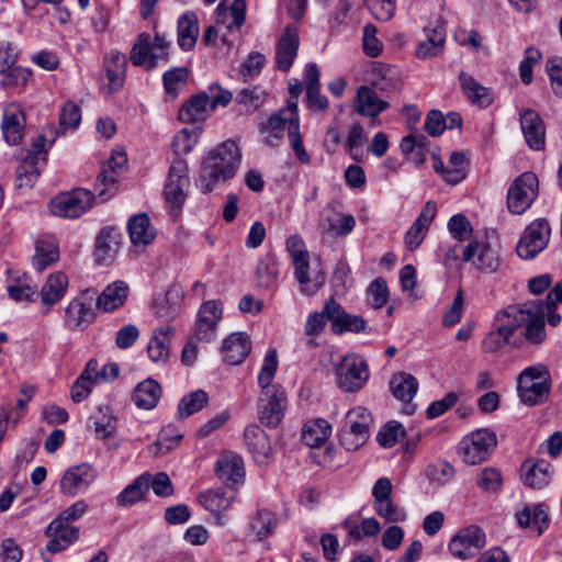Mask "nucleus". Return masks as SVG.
<instances>
[{
  "label": "nucleus",
  "instance_id": "nucleus-1",
  "mask_svg": "<svg viewBox=\"0 0 562 562\" xmlns=\"http://www.w3.org/2000/svg\"><path fill=\"white\" fill-rule=\"evenodd\" d=\"M541 307L537 300L509 304L498 310L493 321L513 338L515 331L525 327L521 337L529 344L539 346L547 339Z\"/></svg>",
  "mask_w": 562,
  "mask_h": 562
},
{
  "label": "nucleus",
  "instance_id": "nucleus-2",
  "mask_svg": "<svg viewBox=\"0 0 562 562\" xmlns=\"http://www.w3.org/2000/svg\"><path fill=\"white\" fill-rule=\"evenodd\" d=\"M279 361L276 349H269L258 374V384L261 389L258 401V415L262 424L277 427L284 416L286 395L283 387L273 383Z\"/></svg>",
  "mask_w": 562,
  "mask_h": 562
},
{
  "label": "nucleus",
  "instance_id": "nucleus-3",
  "mask_svg": "<svg viewBox=\"0 0 562 562\" xmlns=\"http://www.w3.org/2000/svg\"><path fill=\"white\" fill-rule=\"evenodd\" d=\"M240 162V151L234 140H225L211 149L203 159L200 186L203 192H212L220 183L232 179Z\"/></svg>",
  "mask_w": 562,
  "mask_h": 562
},
{
  "label": "nucleus",
  "instance_id": "nucleus-4",
  "mask_svg": "<svg viewBox=\"0 0 562 562\" xmlns=\"http://www.w3.org/2000/svg\"><path fill=\"white\" fill-rule=\"evenodd\" d=\"M551 391V375L543 364H535L524 369L517 381L520 401L528 406L541 405L547 402Z\"/></svg>",
  "mask_w": 562,
  "mask_h": 562
},
{
  "label": "nucleus",
  "instance_id": "nucleus-5",
  "mask_svg": "<svg viewBox=\"0 0 562 562\" xmlns=\"http://www.w3.org/2000/svg\"><path fill=\"white\" fill-rule=\"evenodd\" d=\"M170 44L164 35L157 33L151 36L149 33L143 32L132 46L130 59L134 66L153 70L160 61H168Z\"/></svg>",
  "mask_w": 562,
  "mask_h": 562
},
{
  "label": "nucleus",
  "instance_id": "nucleus-6",
  "mask_svg": "<svg viewBox=\"0 0 562 562\" xmlns=\"http://www.w3.org/2000/svg\"><path fill=\"white\" fill-rule=\"evenodd\" d=\"M373 418L363 406H356L347 412L339 431V440L342 447L355 451L362 447L370 437V428Z\"/></svg>",
  "mask_w": 562,
  "mask_h": 562
},
{
  "label": "nucleus",
  "instance_id": "nucleus-7",
  "mask_svg": "<svg viewBox=\"0 0 562 562\" xmlns=\"http://www.w3.org/2000/svg\"><path fill=\"white\" fill-rule=\"evenodd\" d=\"M336 383L347 393L360 391L369 380L370 372L367 361L357 353L344 356L335 364Z\"/></svg>",
  "mask_w": 562,
  "mask_h": 562
},
{
  "label": "nucleus",
  "instance_id": "nucleus-8",
  "mask_svg": "<svg viewBox=\"0 0 562 562\" xmlns=\"http://www.w3.org/2000/svg\"><path fill=\"white\" fill-rule=\"evenodd\" d=\"M497 445L496 434L490 428H480L465 436L459 443V453L469 465L484 462Z\"/></svg>",
  "mask_w": 562,
  "mask_h": 562
},
{
  "label": "nucleus",
  "instance_id": "nucleus-9",
  "mask_svg": "<svg viewBox=\"0 0 562 562\" xmlns=\"http://www.w3.org/2000/svg\"><path fill=\"white\" fill-rule=\"evenodd\" d=\"M97 290L86 289L75 296L64 311V325L69 330L86 329L94 322Z\"/></svg>",
  "mask_w": 562,
  "mask_h": 562
},
{
  "label": "nucleus",
  "instance_id": "nucleus-10",
  "mask_svg": "<svg viewBox=\"0 0 562 562\" xmlns=\"http://www.w3.org/2000/svg\"><path fill=\"white\" fill-rule=\"evenodd\" d=\"M93 201L92 192L79 188L54 196L50 200L49 210L59 217L78 218L91 209Z\"/></svg>",
  "mask_w": 562,
  "mask_h": 562
},
{
  "label": "nucleus",
  "instance_id": "nucleus-11",
  "mask_svg": "<svg viewBox=\"0 0 562 562\" xmlns=\"http://www.w3.org/2000/svg\"><path fill=\"white\" fill-rule=\"evenodd\" d=\"M46 135H40L32 144V149L16 168V186L20 189H31L36 183L42 168L46 165Z\"/></svg>",
  "mask_w": 562,
  "mask_h": 562
},
{
  "label": "nucleus",
  "instance_id": "nucleus-12",
  "mask_svg": "<svg viewBox=\"0 0 562 562\" xmlns=\"http://www.w3.org/2000/svg\"><path fill=\"white\" fill-rule=\"evenodd\" d=\"M486 546V535L479 526L460 529L449 541L448 550L457 559L465 561L474 558Z\"/></svg>",
  "mask_w": 562,
  "mask_h": 562
},
{
  "label": "nucleus",
  "instance_id": "nucleus-13",
  "mask_svg": "<svg viewBox=\"0 0 562 562\" xmlns=\"http://www.w3.org/2000/svg\"><path fill=\"white\" fill-rule=\"evenodd\" d=\"M538 179L532 172H524L510 184L507 206L514 214H522L537 198Z\"/></svg>",
  "mask_w": 562,
  "mask_h": 562
},
{
  "label": "nucleus",
  "instance_id": "nucleus-14",
  "mask_svg": "<svg viewBox=\"0 0 562 562\" xmlns=\"http://www.w3.org/2000/svg\"><path fill=\"white\" fill-rule=\"evenodd\" d=\"M97 470L89 463L68 468L59 480V492L66 497L86 493L97 480Z\"/></svg>",
  "mask_w": 562,
  "mask_h": 562
},
{
  "label": "nucleus",
  "instance_id": "nucleus-15",
  "mask_svg": "<svg viewBox=\"0 0 562 562\" xmlns=\"http://www.w3.org/2000/svg\"><path fill=\"white\" fill-rule=\"evenodd\" d=\"M550 226L547 220L539 218L530 223L517 245V254L522 259H532L542 251L550 238Z\"/></svg>",
  "mask_w": 562,
  "mask_h": 562
},
{
  "label": "nucleus",
  "instance_id": "nucleus-16",
  "mask_svg": "<svg viewBox=\"0 0 562 562\" xmlns=\"http://www.w3.org/2000/svg\"><path fill=\"white\" fill-rule=\"evenodd\" d=\"M462 261L472 262L477 270L486 273L495 272L499 267L497 250L485 239L470 240L462 249Z\"/></svg>",
  "mask_w": 562,
  "mask_h": 562
},
{
  "label": "nucleus",
  "instance_id": "nucleus-17",
  "mask_svg": "<svg viewBox=\"0 0 562 562\" xmlns=\"http://www.w3.org/2000/svg\"><path fill=\"white\" fill-rule=\"evenodd\" d=\"M188 165L182 159H177L169 168L164 189L166 202L172 207L180 209L186 201V189L189 187Z\"/></svg>",
  "mask_w": 562,
  "mask_h": 562
},
{
  "label": "nucleus",
  "instance_id": "nucleus-18",
  "mask_svg": "<svg viewBox=\"0 0 562 562\" xmlns=\"http://www.w3.org/2000/svg\"><path fill=\"white\" fill-rule=\"evenodd\" d=\"M324 312L327 314L328 319L331 321V329L337 335L346 331L360 333L366 330V321L359 315L347 313L334 297H329L325 302Z\"/></svg>",
  "mask_w": 562,
  "mask_h": 562
},
{
  "label": "nucleus",
  "instance_id": "nucleus-19",
  "mask_svg": "<svg viewBox=\"0 0 562 562\" xmlns=\"http://www.w3.org/2000/svg\"><path fill=\"white\" fill-rule=\"evenodd\" d=\"M234 499V494H229L223 488L207 490L199 495V503L214 516V522L221 527L228 522L225 512L231 508Z\"/></svg>",
  "mask_w": 562,
  "mask_h": 562
},
{
  "label": "nucleus",
  "instance_id": "nucleus-20",
  "mask_svg": "<svg viewBox=\"0 0 562 562\" xmlns=\"http://www.w3.org/2000/svg\"><path fill=\"white\" fill-rule=\"evenodd\" d=\"M214 472L223 483L234 487L244 481V461L236 452L224 451L215 462Z\"/></svg>",
  "mask_w": 562,
  "mask_h": 562
},
{
  "label": "nucleus",
  "instance_id": "nucleus-21",
  "mask_svg": "<svg viewBox=\"0 0 562 562\" xmlns=\"http://www.w3.org/2000/svg\"><path fill=\"white\" fill-rule=\"evenodd\" d=\"M222 317V304L217 301H207L202 304L195 324V337L210 342L216 337L217 324Z\"/></svg>",
  "mask_w": 562,
  "mask_h": 562
},
{
  "label": "nucleus",
  "instance_id": "nucleus-22",
  "mask_svg": "<svg viewBox=\"0 0 562 562\" xmlns=\"http://www.w3.org/2000/svg\"><path fill=\"white\" fill-rule=\"evenodd\" d=\"M300 46L297 29L288 25L281 33L276 48V64L279 70L289 71L293 65Z\"/></svg>",
  "mask_w": 562,
  "mask_h": 562
},
{
  "label": "nucleus",
  "instance_id": "nucleus-23",
  "mask_svg": "<svg viewBox=\"0 0 562 562\" xmlns=\"http://www.w3.org/2000/svg\"><path fill=\"white\" fill-rule=\"evenodd\" d=\"M520 128L530 149L542 150L544 148V123L535 110L526 109L520 112Z\"/></svg>",
  "mask_w": 562,
  "mask_h": 562
},
{
  "label": "nucleus",
  "instance_id": "nucleus-24",
  "mask_svg": "<svg viewBox=\"0 0 562 562\" xmlns=\"http://www.w3.org/2000/svg\"><path fill=\"white\" fill-rule=\"evenodd\" d=\"M552 465L543 460H526L520 468V477L524 484L532 490L547 486L551 480Z\"/></svg>",
  "mask_w": 562,
  "mask_h": 562
},
{
  "label": "nucleus",
  "instance_id": "nucleus-25",
  "mask_svg": "<svg viewBox=\"0 0 562 562\" xmlns=\"http://www.w3.org/2000/svg\"><path fill=\"white\" fill-rule=\"evenodd\" d=\"M25 114L16 104H9L3 110L2 134L9 145H18L24 135Z\"/></svg>",
  "mask_w": 562,
  "mask_h": 562
},
{
  "label": "nucleus",
  "instance_id": "nucleus-26",
  "mask_svg": "<svg viewBox=\"0 0 562 562\" xmlns=\"http://www.w3.org/2000/svg\"><path fill=\"white\" fill-rule=\"evenodd\" d=\"M251 350V341L246 333H233L226 337L222 345L223 358L229 366H237L245 361Z\"/></svg>",
  "mask_w": 562,
  "mask_h": 562
},
{
  "label": "nucleus",
  "instance_id": "nucleus-27",
  "mask_svg": "<svg viewBox=\"0 0 562 562\" xmlns=\"http://www.w3.org/2000/svg\"><path fill=\"white\" fill-rule=\"evenodd\" d=\"M300 124L297 103L296 101H289L288 105L274 114H272L263 126L266 133L280 138L283 135L284 130H288V135L291 134L292 125Z\"/></svg>",
  "mask_w": 562,
  "mask_h": 562
},
{
  "label": "nucleus",
  "instance_id": "nucleus-28",
  "mask_svg": "<svg viewBox=\"0 0 562 562\" xmlns=\"http://www.w3.org/2000/svg\"><path fill=\"white\" fill-rule=\"evenodd\" d=\"M119 418L109 406H99L89 417V428L97 439L105 441L114 436Z\"/></svg>",
  "mask_w": 562,
  "mask_h": 562
},
{
  "label": "nucleus",
  "instance_id": "nucleus-29",
  "mask_svg": "<svg viewBox=\"0 0 562 562\" xmlns=\"http://www.w3.org/2000/svg\"><path fill=\"white\" fill-rule=\"evenodd\" d=\"M103 64L109 80V90L111 92L120 90L125 82L126 56L117 49H111L104 56Z\"/></svg>",
  "mask_w": 562,
  "mask_h": 562
},
{
  "label": "nucleus",
  "instance_id": "nucleus-30",
  "mask_svg": "<svg viewBox=\"0 0 562 562\" xmlns=\"http://www.w3.org/2000/svg\"><path fill=\"white\" fill-rule=\"evenodd\" d=\"M68 288V278L63 272L52 273L41 289L40 295L47 314L53 305L58 303L66 294Z\"/></svg>",
  "mask_w": 562,
  "mask_h": 562
},
{
  "label": "nucleus",
  "instance_id": "nucleus-31",
  "mask_svg": "<svg viewBox=\"0 0 562 562\" xmlns=\"http://www.w3.org/2000/svg\"><path fill=\"white\" fill-rule=\"evenodd\" d=\"M216 24H224L228 31H239L246 21V1L234 0L229 7L224 2L215 9Z\"/></svg>",
  "mask_w": 562,
  "mask_h": 562
},
{
  "label": "nucleus",
  "instance_id": "nucleus-32",
  "mask_svg": "<svg viewBox=\"0 0 562 562\" xmlns=\"http://www.w3.org/2000/svg\"><path fill=\"white\" fill-rule=\"evenodd\" d=\"M121 235L111 227L103 228L95 241L94 258L100 265H108L116 256Z\"/></svg>",
  "mask_w": 562,
  "mask_h": 562
},
{
  "label": "nucleus",
  "instance_id": "nucleus-33",
  "mask_svg": "<svg viewBox=\"0 0 562 562\" xmlns=\"http://www.w3.org/2000/svg\"><path fill=\"white\" fill-rule=\"evenodd\" d=\"M426 40L422 41L416 47V57L427 59L438 56L445 46L446 30L443 24L438 23L434 27H426Z\"/></svg>",
  "mask_w": 562,
  "mask_h": 562
},
{
  "label": "nucleus",
  "instance_id": "nucleus-34",
  "mask_svg": "<svg viewBox=\"0 0 562 562\" xmlns=\"http://www.w3.org/2000/svg\"><path fill=\"white\" fill-rule=\"evenodd\" d=\"M59 258L58 244L54 236L42 235L35 244V254L33 256V267L38 271H44L48 266L56 262Z\"/></svg>",
  "mask_w": 562,
  "mask_h": 562
},
{
  "label": "nucleus",
  "instance_id": "nucleus-35",
  "mask_svg": "<svg viewBox=\"0 0 562 562\" xmlns=\"http://www.w3.org/2000/svg\"><path fill=\"white\" fill-rule=\"evenodd\" d=\"M210 99L206 93H200L192 97L179 110L178 119L182 123L195 124L202 123L207 117Z\"/></svg>",
  "mask_w": 562,
  "mask_h": 562
},
{
  "label": "nucleus",
  "instance_id": "nucleus-36",
  "mask_svg": "<svg viewBox=\"0 0 562 562\" xmlns=\"http://www.w3.org/2000/svg\"><path fill=\"white\" fill-rule=\"evenodd\" d=\"M172 336L173 329L170 326H162L154 331L147 346V352L153 362L165 363L168 360Z\"/></svg>",
  "mask_w": 562,
  "mask_h": 562
},
{
  "label": "nucleus",
  "instance_id": "nucleus-37",
  "mask_svg": "<svg viewBox=\"0 0 562 562\" xmlns=\"http://www.w3.org/2000/svg\"><path fill=\"white\" fill-rule=\"evenodd\" d=\"M150 488V474L143 473L116 496L119 507H131L145 499Z\"/></svg>",
  "mask_w": 562,
  "mask_h": 562
},
{
  "label": "nucleus",
  "instance_id": "nucleus-38",
  "mask_svg": "<svg viewBox=\"0 0 562 562\" xmlns=\"http://www.w3.org/2000/svg\"><path fill=\"white\" fill-rule=\"evenodd\" d=\"M128 286L123 281L109 284L101 294L95 295L94 305L104 312H112L122 306L127 297Z\"/></svg>",
  "mask_w": 562,
  "mask_h": 562
},
{
  "label": "nucleus",
  "instance_id": "nucleus-39",
  "mask_svg": "<svg viewBox=\"0 0 562 562\" xmlns=\"http://www.w3.org/2000/svg\"><path fill=\"white\" fill-rule=\"evenodd\" d=\"M200 34L198 16L194 12H186L178 20V45L184 52L193 49Z\"/></svg>",
  "mask_w": 562,
  "mask_h": 562
},
{
  "label": "nucleus",
  "instance_id": "nucleus-40",
  "mask_svg": "<svg viewBox=\"0 0 562 562\" xmlns=\"http://www.w3.org/2000/svg\"><path fill=\"white\" fill-rule=\"evenodd\" d=\"M161 387L154 379H146L139 382L133 392L134 404L142 409H153L161 397Z\"/></svg>",
  "mask_w": 562,
  "mask_h": 562
},
{
  "label": "nucleus",
  "instance_id": "nucleus-41",
  "mask_svg": "<svg viewBox=\"0 0 562 562\" xmlns=\"http://www.w3.org/2000/svg\"><path fill=\"white\" fill-rule=\"evenodd\" d=\"M389 103L379 99L376 92L367 86H361L357 91L356 109L359 114L374 117L383 112Z\"/></svg>",
  "mask_w": 562,
  "mask_h": 562
},
{
  "label": "nucleus",
  "instance_id": "nucleus-42",
  "mask_svg": "<svg viewBox=\"0 0 562 562\" xmlns=\"http://www.w3.org/2000/svg\"><path fill=\"white\" fill-rule=\"evenodd\" d=\"M519 526L524 528H533L540 536L549 525L548 508L542 505H527L517 514Z\"/></svg>",
  "mask_w": 562,
  "mask_h": 562
},
{
  "label": "nucleus",
  "instance_id": "nucleus-43",
  "mask_svg": "<svg viewBox=\"0 0 562 562\" xmlns=\"http://www.w3.org/2000/svg\"><path fill=\"white\" fill-rule=\"evenodd\" d=\"M128 234L133 245L146 246L154 241L156 232L146 214L134 215L127 223Z\"/></svg>",
  "mask_w": 562,
  "mask_h": 562
},
{
  "label": "nucleus",
  "instance_id": "nucleus-44",
  "mask_svg": "<svg viewBox=\"0 0 562 562\" xmlns=\"http://www.w3.org/2000/svg\"><path fill=\"white\" fill-rule=\"evenodd\" d=\"M80 108L71 101L66 102L60 110L58 130L55 131L54 126H49L45 131L44 135H46V137L48 135H52V138L49 139V145L52 146L55 143L56 137L59 133H65L67 130L76 128L80 124Z\"/></svg>",
  "mask_w": 562,
  "mask_h": 562
},
{
  "label": "nucleus",
  "instance_id": "nucleus-45",
  "mask_svg": "<svg viewBox=\"0 0 562 562\" xmlns=\"http://www.w3.org/2000/svg\"><path fill=\"white\" fill-rule=\"evenodd\" d=\"M459 80L462 91L472 103L480 106H488L492 103L493 98L490 90L481 86L472 76L462 71L459 75Z\"/></svg>",
  "mask_w": 562,
  "mask_h": 562
},
{
  "label": "nucleus",
  "instance_id": "nucleus-46",
  "mask_svg": "<svg viewBox=\"0 0 562 562\" xmlns=\"http://www.w3.org/2000/svg\"><path fill=\"white\" fill-rule=\"evenodd\" d=\"M331 432L329 423L318 418L307 422L302 431L303 442L311 448H318L326 442Z\"/></svg>",
  "mask_w": 562,
  "mask_h": 562
},
{
  "label": "nucleus",
  "instance_id": "nucleus-47",
  "mask_svg": "<svg viewBox=\"0 0 562 562\" xmlns=\"http://www.w3.org/2000/svg\"><path fill=\"white\" fill-rule=\"evenodd\" d=\"M390 390L397 400L409 403L418 390V381L409 373L400 372L392 376Z\"/></svg>",
  "mask_w": 562,
  "mask_h": 562
},
{
  "label": "nucleus",
  "instance_id": "nucleus-48",
  "mask_svg": "<svg viewBox=\"0 0 562 562\" xmlns=\"http://www.w3.org/2000/svg\"><path fill=\"white\" fill-rule=\"evenodd\" d=\"M277 524L278 521L273 513L261 509L251 517L249 526L255 538L261 541L274 532Z\"/></svg>",
  "mask_w": 562,
  "mask_h": 562
},
{
  "label": "nucleus",
  "instance_id": "nucleus-49",
  "mask_svg": "<svg viewBox=\"0 0 562 562\" xmlns=\"http://www.w3.org/2000/svg\"><path fill=\"white\" fill-rule=\"evenodd\" d=\"M244 439L249 451L257 457H267L270 450L269 439L258 425H249L245 428Z\"/></svg>",
  "mask_w": 562,
  "mask_h": 562
},
{
  "label": "nucleus",
  "instance_id": "nucleus-50",
  "mask_svg": "<svg viewBox=\"0 0 562 562\" xmlns=\"http://www.w3.org/2000/svg\"><path fill=\"white\" fill-rule=\"evenodd\" d=\"M202 133L201 126H190L180 130L172 139V148L177 156L187 155L198 144Z\"/></svg>",
  "mask_w": 562,
  "mask_h": 562
},
{
  "label": "nucleus",
  "instance_id": "nucleus-51",
  "mask_svg": "<svg viewBox=\"0 0 562 562\" xmlns=\"http://www.w3.org/2000/svg\"><path fill=\"white\" fill-rule=\"evenodd\" d=\"M209 402V395L203 390H195L184 395L178 404V415L187 418L200 412Z\"/></svg>",
  "mask_w": 562,
  "mask_h": 562
},
{
  "label": "nucleus",
  "instance_id": "nucleus-52",
  "mask_svg": "<svg viewBox=\"0 0 562 562\" xmlns=\"http://www.w3.org/2000/svg\"><path fill=\"white\" fill-rule=\"evenodd\" d=\"M512 337L493 321L492 329L484 336L481 350L484 353H495L510 342Z\"/></svg>",
  "mask_w": 562,
  "mask_h": 562
},
{
  "label": "nucleus",
  "instance_id": "nucleus-53",
  "mask_svg": "<svg viewBox=\"0 0 562 562\" xmlns=\"http://www.w3.org/2000/svg\"><path fill=\"white\" fill-rule=\"evenodd\" d=\"M265 99L266 93L259 87L244 88L235 97L236 103L247 113L258 110Z\"/></svg>",
  "mask_w": 562,
  "mask_h": 562
},
{
  "label": "nucleus",
  "instance_id": "nucleus-54",
  "mask_svg": "<svg viewBox=\"0 0 562 562\" xmlns=\"http://www.w3.org/2000/svg\"><path fill=\"white\" fill-rule=\"evenodd\" d=\"M344 527L355 540H361L363 537H373L381 531V525L375 518H366L360 524H353L350 518H347L344 521Z\"/></svg>",
  "mask_w": 562,
  "mask_h": 562
},
{
  "label": "nucleus",
  "instance_id": "nucleus-55",
  "mask_svg": "<svg viewBox=\"0 0 562 562\" xmlns=\"http://www.w3.org/2000/svg\"><path fill=\"white\" fill-rule=\"evenodd\" d=\"M257 281L262 288H269L276 283L279 274L278 262L273 257L267 256L257 263Z\"/></svg>",
  "mask_w": 562,
  "mask_h": 562
},
{
  "label": "nucleus",
  "instance_id": "nucleus-56",
  "mask_svg": "<svg viewBox=\"0 0 562 562\" xmlns=\"http://www.w3.org/2000/svg\"><path fill=\"white\" fill-rule=\"evenodd\" d=\"M47 536H56L58 539L64 541V546H70L79 537V529L71 526L59 517H56L48 525L46 530Z\"/></svg>",
  "mask_w": 562,
  "mask_h": 562
},
{
  "label": "nucleus",
  "instance_id": "nucleus-57",
  "mask_svg": "<svg viewBox=\"0 0 562 562\" xmlns=\"http://www.w3.org/2000/svg\"><path fill=\"white\" fill-rule=\"evenodd\" d=\"M188 74L189 71L186 67H176L166 71L162 76L166 93L177 97L187 83Z\"/></svg>",
  "mask_w": 562,
  "mask_h": 562
},
{
  "label": "nucleus",
  "instance_id": "nucleus-58",
  "mask_svg": "<svg viewBox=\"0 0 562 562\" xmlns=\"http://www.w3.org/2000/svg\"><path fill=\"white\" fill-rule=\"evenodd\" d=\"M0 85L3 88L22 90L31 77V70L21 66H12L1 72Z\"/></svg>",
  "mask_w": 562,
  "mask_h": 562
},
{
  "label": "nucleus",
  "instance_id": "nucleus-59",
  "mask_svg": "<svg viewBox=\"0 0 562 562\" xmlns=\"http://www.w3.org/2000/svg\"><path fill=\"white\" fill-rule=\"evenodd\" d=\"M378 69L384 71V77L382 79H371V85L375 89L392 93L401 88L402 79L400 71L395 67H379Z\"/></svg>",
  "mask_w": 562,
  "mask_h": 562
},
{
  "label": "nucleus",
  "instance_id": "nucleus-60",
  "mask_svg": "<svg viewBox=\"0 0 562 562\" xmlns=\"http://www.w3.org/2000/svg\"><path fill=\"white\" fill-rule=\"evenodd\" d=\"M541 57L542 54L538 48L533 46L526 48L524 58L519 64V76L524 85L532 82V68L541 60Z\"/></svg>",
  "mask_w": 562,
  "mask_h": 562
},
{
  "label": "nucleus",
  "instance_id": "nucleus-61",
  "mask_svg": "<svg viewBox=\"0 0 562 562\" xmlns=\"http://www.w3.org/2000/svg\"><path fill=\"white\" fill-rule=\"evenodd\" d=\"M373 508L380 517L390 522H402L407 517L404 508L395 505L391 498L373 503Z\"/></svg>",
  "mask_w": 562,
  "mask_h": 562
},
{
  "label": "nucleus",
  "instance_id": "nucleus-62",
  "mask_svg": "<svg viewBox=\"0 0 562 562\" xmlns=\"http://www.w3.org/2000/svg\"><path fill=\"white\" fill-rule=\"evenodd\" d=\"M546 72L553 93L562 98V57L553 56L546 61Z\"/></svg>",
  "mask_w": 562,
  "mask_h": 562
},
{
  "label": "nucleus",
  "instance_id": "nucleus-63",
  "mask_svg": "<svg viewBox=\"0 0 562 562\" xmlns=\"http://www.w3.org/2000/svg\"><path fill=\"white\" fill-rule=\"evenodd\" d=\"M405 435L403 426L397 422H389L378 434V442L384 448L395 446Z\"/></svg>",
  "mask_w": 562,
  "mask_h": 562
},
{
  "label": "nucleus",
  "instance_id": "nucleus-64",
  "mask_svg": "<svg viewBox=\"0 0 562 562\" xmlns=\"http://www.w3.org/2000/svg\"><path fill=\"white\" fill-rule=\"evenodd\" d=\"M367 295L368 302L373 308H381L387 302L389 297L386 282L382 278H376L370 283Z\"/></svg>",
  "mask_w": 562,
  "mask_h": 562
}]
</instances>
